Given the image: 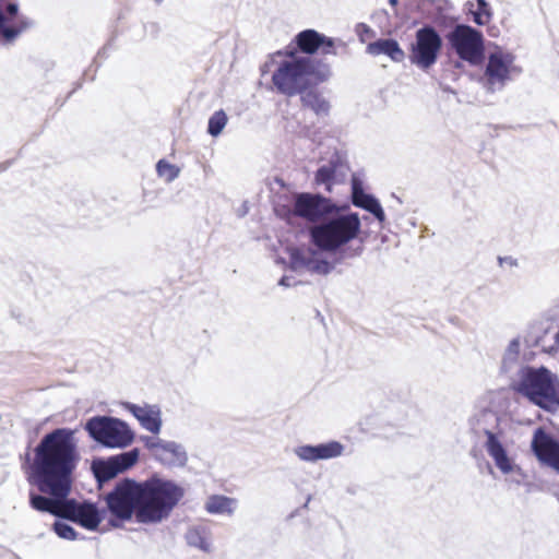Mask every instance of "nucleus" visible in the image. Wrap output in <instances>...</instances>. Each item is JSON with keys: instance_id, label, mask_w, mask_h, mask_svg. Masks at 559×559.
<instances>
[{"instance_id": "nucleus-24", "label": "nucleus", "mask_w": 559, "mask_h": 559, "mask_svg": "<svg viewBox=\"0 0 559 559\" xmlns=\"http://www.w3.org/2000/svg\"><path fill=\"white\" fill-rule=\"evenodd\" d=\"M237 501L234 498L223 495H212L207 498L204 509L210 514L233 515Z\"/></svg>"}, {"instance_id": "nucleus-35", "label": "nucleus", "mask_w": 559, "mask_h": 559, "mask_svg": "<svg viewBox=\"0 0 559 559\" xmlns=\"http://www.w3.org/2000/svg\"><path fill=\"white\" fill-rule=\"evenodd\" d=\"M498 261L500 265H503L506 263L509 266H518V260L512 257H499Z\"/></svg>"}, {"instance_id": "nucleus-25", "label": "nucleus", "mask_w": 559, "mask_h": 559, "mask_svg": "<svg viewBox=\"0 0 559 559\" xmlns=\"http://www.w3.org/2000/svg\"><path fill=\"white\" fill-rule=\"evenodd\" d=\"M91 469L99 486L115 478L119 473L109 459H96L92 462Z\"/></svg>"}, {"instance_id": "nucleus-13", "label": "nucleus", "mask_w": 559, "mask_h": 559, "mask_svg": "<svg viewBox=\"0 0 559 559\" xmlns=\"http://www.w3.org/2000/svg\"><path fill=\"white\" fill-rule=\"evenodd\" d=\"M104 512L105 511H99L97 506L93 502H78L75 499H69L67 497L62 504L60 518L71 521L88 531H95L104 519Z\"/></svg>"}, {"instance_id": "nucleus-17", "label": "nucleus", "mask_w": 559, "mask_h": 559, "mask_svg": "<svg viewBox=\"0 0 559 559\" xmlns=\"http://www.w3.org/2000/svg\"><path fill=\"white\" fill-rule=\"evenodd\" d=\"M350 186V201L353 205L372 214L379 222L380 228H383L386 217L379 200L373 194L365 192L362 180L358 176L353 175Z\"/></svg>"}, {"instance_id": "nucleus-27", "label": "nucleus", "mask_w": 559, "mask_h": 559, "mask_svg": "<svg viewBox=\"0 0 559 559\" xmlns=\"http://www.w3.org/2000/svg\"><path fill=\"white\" fill-rule=\"evenodd\" d=\"M140 450L138 448H133L129 451L121 452L119 454L109 456L108 459L114 464L115 468H117L118 473H123L127 469L131 468L139 460Z\"/></svg>"}, {"instance_id": "nucleus-10", "label": "nucleus", "mask_w": 559, "mask_h": 559, "mask_svg": "<svg viewBox=\"0 0 559 559\" xmlns=\"http://www.w3.org/2000/svg\"><path fill=\"white\" fill-rule=\"evenodd\" d=\"M337 210V205L320 193L299 192L294 194L292 207L285 209L287 219L299 217L306 222L319 224Z\"/></svg>"}, {"instance_id": "nucleus-8", "label": "nucleus", "mask_w": 559, "mask_h": 559, "mask_svg": "<svg viewBox=\"0 0 559 559\" xmlns=\"http://www.w3.org/2000/svg\"><path fill=\"white\" fill-rule=\"evenodd\" d=\"M107 509L115 518L109 521L114 527H120L121 522L129 521L139 512L142 503L141 483L126 478L105 496Z\"/></svg>"}, {"instance_id": "nucleus-2", "label": "nucleus", "mask_w": 559, "mask_h": 559, "mask_svg": "<svg viewBox=\"0 0 559 559\" xmlns=\"http://www.w3.org/2000/svg\"><path fill=\"white\" fill-rule=\"evenodd\" d=\"M361 231L358 213L337 210L309 228L311 243L322 252L338 253L340 260L355 259L364 252V240L353 246Z\"/></svg>"}, {"instance_id": "nucleus-30", "label": "nucleus", "mask_w": 559, "mask_h": 559, "mask_svg": "<svg viewBox=\"0 0 559 559\" xmlns=\"http://www.w3.org/2000/svg\"><path fill=\"white\" fill-rule=\"evenodd\" d=\"M227 123V115L223 109L215 111L209 119L207 132L212 136H218Z\"/></svg>"}, {"instance_id": "nucleus-1", "label": "nucleus", "mask_w": 559, "mask_h": 559, "mask_svg": "<svg viewBox=\"0 0 559 559\" xmlns=\"http://www.w3.org/2000/svg\"><path fill=\"white\" fill-rule=\"evenodd\" d=\"M80 460L75 430L56 428L40 439L34 449L28 480L49 497L31 491L29 504L34 510L60 518Z\"/></svg>"}, {"instance_id": "nucleus-20", "label": "nucleus", "mask_w": 559, "mask_h": 559, "mask_svg": "<svg viewBox=\"0 0 559 559\" xmlns=\"http://www.w3.org/2000/svg\"><path fill=\"white\" fill-rule=\"evenodd\" d=\"M344 447L338 441H330L316 445H300L295 449V454L306 462H317L319 460H329L342 455Z\"/></svg>"}, {"instance_id": "nucleus-9", "label": "nucleus", "mask_w": 559, "mask_h": 559, "mask_svg": "<svg viewBox=\"0 0 559 559\" xmlns=\"http://www.w3.org/2000/svg\"><path fill=\"white\" fill-rule=\"evenodd\" d=\"M445 38L450 48L461 60L472 66H478L484 61L485 46L480 31L467 24H456Z\"/></svg>"}, {"instance_id": "nucleus-14", "label": "nucleus", "mask_w": 559, "mask_h": 559, "mask_svg": "<svg viewBox=\"0 0 559 559\" xmlns=\"http://www.w3.org/2000/svg\"><path fill=\"white\" fill-rule=\"evenodd\" d=\"M514 61L511 53L495 51L488 56L485 69V87L489 92L501 91L510 80V67Z\"/></svg>"}, {"instance_id": "nucleus-5", "label": "nucleus", "mask_w": 559, "mask_h": 559, "mask_svg": "<svg viewBox=\"0 0 559 559\" xmlns=\"http://www.w3.org/2000/svg\"><path fill=\"white\" fill-rule=\"evenodd\" d=\"M142 503L136 512L139 523H159L167 519L185 496V489L170 479L154 475L141 483Z\"/></svg>"}, {"instance_id": "nucleus-11", "label": "nucleus", "mask_w": 559, "mask_h": 559, "mask_svg": "<svg viewBox=\"0 0 559 559\" xmlns=\"http://www.w3.org/2000/svg\"><path fill=\"white\" fill-rule=\"evenodd\" d=\"M441 48L442 38L437 29L431 25H424L415 33L409 60L419 69L427 70L437 62Z\"/></svg>"}, {"instance_id": "nucleus-16", "label": "nucleus", "mask_w": 559, "mask_h": 559, "mask_svg": "<svg viewBox=\"0 0 559 559\" xmlns=\"http://www.w3.org/2000/svg\"><path fill=\"white\" fill-rule=\"evenodd\" d=\"M531 448L538 461L559 473V442L544 429L534 432Z\"/></svg>"}, {"instance_id": "nucleus-34", "label": "nucleus", "mask_w": 559, "mask_h": 559, "mask_svg": "<svg viewBox=\"0 0 559 559\" xmlns=\"http://www.w3.org/2000/svg\"><path fill=\"white\" fill-rule=\"evenodd\" d=\"M7 17V25H11L10 22L17 16L19 13V4L16 2H10L5 5V11H3ZM19 20L16 21V24Z\"/></svg>"}, {"instance_id": "nucleus-29", "label": "nucleus", "mask_w": 559, "mask_h": 559, "mask_svg": "<svg viewBox=\"0 0 559 559\" xmlns=\"http://www.w3.org/2000/svg\"><path fill=\"white\" fill-rule=\"evenodd\" d=\"M476 3H477V9L475 11L472 10L474 4L471 1H468L466 3V5L468 7V10L473 14L474 23H476L477 25H480V26L489 23V21L491 20V16H492V12H491L489 3L486 0H476Z\"/></svg>"}, {"instance_id": "nucleus-7", "label": "nucleus", "mask_w": 559, "mask_h": 559, "mask_svg": "<svg viewBox=\"0 0 559 559\" xmlns=\"http://www.w3.org/2000/svg\"><path fill=\"white\" fill-rule=\"evenodd\" d=\"M84 429L91 439L108 449H124L134 440L128 424L111 416H93L86 420Z\"/></svg>"}, {"instance_id": "nucleus-23", "label": "nucleus", "mask_w": 559, "mask_h": 559, "mask_svg": "<svg viewBox=\"0 0 559 559\" xmlns=\"http://www.w3.org/2000/svg\"><path fill=\"white\" fill-rule=\"evenodd\" d=\"M367 52L372 56L385 55L394 62H402L405 59V52L392 38L378 39L368 44Z\"/></svg>"}, {"instance_id": "nucleus-28", "label": "nucleus", "mask_w": 559, "mask_h": 559, "mask_svg": "<svg viewBox=\"0 0 559 559\" xmlns=\"http://www.w3.org/2000/svg\"><path fill=\"white\" fill-rule=\"evenodd\" d=\"M186 542L189 546L199 548L205 552L211 551V544L206 540V528L203 526L190 527L186 535Z\"/></svg>"}, {"instance_id": "nucleus-37", "label": "nucleus", "mask_w": 559, "mask_h": 559, "mask_svg": "<svg viewBox=\"0 0 559 559\" xmlns=\"http://www.w3.org/2000/svg\"><path fill=\"white\" fill-rule=\"evenodd\" d=\"M359 26L362 27V32H369L370 31V28L366 24H360Z\"/></svg>"}, {"instance_id": "nucleus-31", "label": "nucleus", "mask_w": 559, "mask_h": 559, "mask_svg": "<svg viewBox=\"0 0 559 559\" xmlns=\"http://www.w3.org/2000/svg\"><path fill=\"white\" fill-rule=\"evenodd\" d=\"M156 171L159 177H164L167 182L174 181L179 176V168L165 159L158 160Z\"/></svg>"}, {"instance_id": "nucleus-12", "label": "nucleus", "mask_w": 559, "mask_h": 559, "mask_svg": "<svg viewBox=\"0 0 559 559\" xmlns=\"http://www.w3.org/2000/svg\"><path fill=\"white\" fill-rule=\"evenodd\" d=\"M141 441L151 456L166 467H185L189 461L186 448L179 442L157 436H142Z\"/></svg>"}, {"instance_id": "nucleus-22", "label": "nucleus", "mask_w": 559, "mask_h": 559, "mask_svg": "<svg viewBox=\"0 0 559 559\" xmlns=\"http://www.w3.org/2000/svg\"><path fill=\"white\" fill-rule=\"evenodd\" d=\"M299 95L302 107L312 110L318 117L329 116L330 102L317 88L310 85Z\"/></svg>"}, {"instance_id": "nucleus-40", "label": "nucleus", "mask_w": 559, "mask_h": 559, "mask_svg": "<svg viewBox=\"0 0 559 559\" xmlns=\"http://www.w3.org/2000/svg\"><path fill=\"white\" fill-rule=\"evenodd\" d=\"M8 163L0 165V171H3L8 168Z\"/></svg>"}, {"instance_id": "nucleus-21", "label": "nucleus", "mask_w": 559, "mask_h": 559, "mask_svg": "<svg viewBox=\"0 0 559 559\" xmlns=\"http://www.w3.org/2000/svg\"><path fill=\"white\" fill-rule=\"evenodd\" d=\"M128 409L147 431L157 435L162 428L160 411L155 405L139 406L128 404Z\"/></svg>"}, {"instance_id": "nucleus-32", "label": "nucleus", "mask_w": 559, "mask_h": 559, "mask_svg": "<svg viewBox=\"0 0 559 559\" xmlns=\"http://www.w3.org/2000/svg\"><path fill=\"white\" fill-rule=\"evenodd\" d=\"M53 532L63 539L75 540L78 538L76 531L66 522L56 521L52 525Z\"/></svg>"}, {"instance_id": "nucleus-6", "label": "nucleus", "mask_w": 559, "mask_h": 559, "mask_svg": "<svg viewBox=\"0 0 559 559\" xmlns=\"http://www.w3.org/2000/svg\"><path fill=\"white\" fill-rule=\"evenodd\" d=\"M514 389L531 403L547 412L559 409V378L544 366L522 367Z\"/></svg>"}, {"instance_id": "nucleus-26", "label": "nucleus", "mask_w": 559, "mask_h": 559, "mask_svg": "<svg viewBox=\"0 0 559 559\" xmlns=\"http://www.w3.org/2000/svg\"><path fill=\"white\" fill-rule=\"evenodd\" d=\"M341 157L333 155L328 164L322 165L316 173V182L318 185H325L328 191H331V182L333 181L337 167L341 166Z\"/></svg>"}, {"instance_id": "nucleus-3", "label": "nucleus", "mask_w": 559, "mask_h": 559, "mask_svg": "<svg viewBox=\"0 0 559 559\" xmlns=\"http://www.w3.org/2000/svg\"><path fill=\"white\" fill-rule=\"evenodd\" d=\"M289 58L280 63L272 74V83L277 93L293 97L305 92L312 83L318 85L329 81L331 67L318 57H300L295 50L286 49Z\"/></svg>"}, {"instance_id": "nucleus-39", "label": "nucleus", "mask_w": 559, "mask_h": 559, "mask_svg": "<svg viewBox=\"0 0 559 559\" xmlns=\"http://www.w3.org/2000/svg\"><path fill=\"white\" fill-rule=\"evenodd\" d=\"M390 5L395 7L399 3V0H389Z\"/></svg>"}, {"instance_id": "nucleus-18", "label": "nucleus", "mask_w": 559, "mask_h": 559, "mask_svg": "<svg viewBox=\"0 0 559 559\" xmlns=\"http://www.w3.org/2000/svg\"><path fill=\"white\" fill-rule=\"evenodd\" d=\"M486 442L484 444L488 455L493 460L496 467L504 475L519 471L520 467L508 455L501 442V431L485 429Z\"/></svg>"}, {"instance_id": "nucleus-15", "label": "nucleus", "mask_w": 559, "mask_h": 559, "mask_svg": "<svg viewBox=\"0 0 559 559\" xmlns=\"http://www.w3.org/2000/svg\"><path fill=\"white\" fill-rule=\"evenodd\" d=\"M296 47H287L286 49L302 52L306 57H314L313 55L321 50L322 55H336L335 39L328 37L316 29L308 28L299 32L294 39Z\"/></svg>"}, {"instance_id": "nucleus-33", "label": "nucleus", "mask_w": 559, "mask_h": 559, "mask_svg": "<svg viewBox=\"0 0 559 559\" xmlns=\"http://www.w3.org/2000/svg\"><path fill=\"white\" fill-rule=\"evenodd\" d=\"M519 354H520V341H519V338H513L509 343V345L506 349V353L503 355V361H502L503 367L507 368L508 365L515 362Z\"/></svg>"}, {"instance_id": "nucleus-4", "label": "nucleus", "mask_w": 559, "mask_h": 559, "mask_svg": "<svg viewBox=\"0 0 559 559\" xmlns=\"http://www.w3.org/2000/svg\"><path fill=\"white\" fill-rule=\"evenodd\" d=\"M142 503L136 512L139 523H159L167 519L185 496V489L170 479L154 475L141 483Z\"/></svg>"}, {"instance_id": "nucleus-19", "label": "nucleus", "mask_w": 559, "mask_h": 559, "mask_svg": "<svg viewBox=\"0 0 559 559\" xmlns=\"http://www.w3.org/2000/svg\"><path fill=\"white\" fill-rule=\"evenodd\" d=\"M289 265L294 271L306 269L312 273L328 275L334 265L323 259H317L314 253L310 250L294 248L289 251Z\"/></svg>"}, {"instance_id": "nucleus-36", "label": "nucleus", "mask_w": 559, "mask_h": 559, "mask_svg": "<svg viewBox=\"0 0 559 559\" xmlns=\"http://www.w3.org/2000/svg\"><path fill=\"white\" fill-rule=\"evenodd\" d=\"M290 281H292V278H290V277H288V276H283V277L280 280L278 284H280L281 286H284V287H290V286L293 285Z\"/></svg>"}, {"instance_id": "nucleus-38", "label": "nucleus", "mask_w": 559, "mask_h": 559, "mask_svg": "<svg viewBox=\"0 0 559 559\" xmlns=\"http://www.w3.org/2000/svg\"><path fill=\"white\" fill-rule=\"evenodd\" d=\"M359 26L362 27V32H369L370 31V28L366 24H360Z\"/></svg>"}, {"instance_id": "nucleus-41", "label": "nucleus", "mask_w": 559, "mask_h": 559, "mask_svg": "<svg viewBox=\"0 0 559 559\" xmlns=\"http://www.w3.org/2000/svg\"><path fill=\"white\" fill-rule=\"evenodd\" d=\"M156 2H160L162 0H155Z\"/></svg>"}]
</instances>
